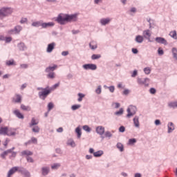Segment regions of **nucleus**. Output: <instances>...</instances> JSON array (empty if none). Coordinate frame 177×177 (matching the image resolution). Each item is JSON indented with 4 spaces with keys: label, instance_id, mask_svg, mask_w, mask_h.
Instances as JSON below:
<instances>
[{
    "label": "nucleus",
    "instance_id": "1",
    "mask_svg": "<svg viewBox=\"0 0 177 177\" xmlns=\"http://www.w3.org/2000/svg\"><path fill=\"white\" fill-rule=\"evenodd\" d=\"M77 20V15H67V14H59L57 17L56 21L59 24H66L70 21H76Z\"/></svg>",
    "mask_w": 177,
    "mask_h": 177
},
{
    "label": "nucleus",
    "instance_id": "2",
    "mask_svg": "<svg viewBox=\"0 0 177 177\" xmlns=\"http://www.w3.org/2000/svg\"><path fill=\"white\" fill-rule=\"evenodd\" d=\"M37 91H39L38 93L39 97L42 100H45L53 91V88H50L49 86L46 88L38 87Z\"/></svg>",
    "mask_w": 177,
    "mask_h": 177
},
{
    "label": "nucleus",
    "instance_id": "3",
    "mask_svg": "<svg viewBox=\"0 0 177 177\" xmlns=\"http://www.w3.org/2000/svg\"><path fill=\"white\" fill-rule=\"evenodd\" d=\"M58 68V66L55 64L53 66H48L45 69V72L46 73H48L47 75V77L48 79L53 80L55 78V73L54 72L57 68Z\"/></svg>",
    "mask_w": 177,
    "mask_h": 177
},
{
    "label": "nucleus",
    "instance_id": "4",
    "mask_svg": "<svg viewBox=\"0 0 177 177\" xmlns=\"http://www.w3.org/2000/svg\"><path fill=\"white\" fill-rule=\"evenodd\" d=\"M32 27L41 26L42 28H47V27H53V26H55V24L53 22L43 23L41 21H35L32 23Z\"/></svg>",
    "mask_w": 177,
    "mask_h": 177
},
{
    "label": "nucleus",
    "instance_id": "5",
    "mask_svg": "<svg viewBox=\"0 0 177 177\" xmlns=\"http://www.w3.org/2000/svg\"><path fill=\"white\" fill-rule=\"evenodd\" d=\"M12 13V9L10 8H2L0 9V19H3Z\"/></svg>",
    "mask_w": 177,
    "mask_h": 177
},
{
    "label": "nucleus",
    "instance_id": "6",
    "mask_svg": "<svg viewBox=\"0 0 177 177\" xmlns=\"http://www.w3.org/2000/svg\"><path fill=\"white\" fill-rule=\"evenodd\" d=\"M136 114V106L130 105L127 109V118H131Z\"/></svg>",
    "mask_w": 177,
    "mask_h": 177
},
{
    "label": "nucleus",
    "instance_id": "7",
    "mask_svg": "<svg viewBox=\"0 0 177 177\" xmlns=\"http://www.w3.org/2000/svg\"><path fill=\"white\" fill-rule=\"evenodd\" d=\"M12 102L15 104H21L22 102V96L19 94H15L12 98Z\"/></svg>",
    "mask_w": 177,
    "mask_h": 177
},
{
    "label": "nucleus",
    "instance_id": "8",
    "mask_svg": "<svg viewBox=\"0 0 177 177\" xmlns=\"http://www.w3.org/2000/svg\"><path fill=\"white\" fill-rule=\"evenodd\" d=\"M83 68L85 70L95 71V70H97V67L96 64H88L83 65Z\"/></svg>",
    "mask_w": 177,
    "mask_h": 177
},
{
    "label": "nucleus",
    "instance_id": "9",
    "mask_svg": "<svg viewBox=\"0 0 177 177\" xmlns=\"http://www.w3.org/2000/svg\"><path fill=\"white\" fill-rule=\"evenodd\" d=\"M17 171H21V170H19V167H12L8 171L7 177H11L12 175H14Z\"/></svg>",
    "mask_w": 177,
    "mask_h": 177
},
{
    "label": "nucleus",
    "instance_id": "10",
    "mask_svg": "<svg viewBox=\"0 0 177 177\" xmlns=\"http://www.w3.org/2000/svg\"><path fill=\"white\" fill-rule=\"evenodd\" d=\"M22 30L21 26H17L15 27L14 30H10L8 31L9 35H13V34H19Z\"/></svg>",
    "mask_w": 177,
    "mask_h": 177
},
{
    "label": "nucleus",
    "instance_id": "11",
    "mask_svg": "<svg viewBox=\"0 0 177 177\" xmlns=\"http://www.w3.org/2000/svg\"><path fill=\"white\" fill-rule=\"evenodd\" d=\"M96 133L100 136H103L105 133V128L102 126H98L96 127Z\"/></svg>",
    "mask_w": 177,
    "mask_h": 177
},
{
    "label": "nucleus",
    "instance_id": "12",
    "mask_svg": "<svg viewBox=\"0 0 177 177\" xmlns=\"http://www.w3.org/2000/svg\"><path fill=\"white\" fill-rule=\"evenodd\" d=\"M149 82V78H146L145 80H142L140 78L138 79V83L140 85H143L144 84V85H145V86H149V83H147V82Z\"/></svg>",
    "mask_w": 177,
    "mask_h": 177
},
{
    "label": "nucleus",
    "instance_id": "13",
    "mask_svg": "<svg viewBox=\"0 0 177 177\" xmlns=\"http://www.w3.org/2000/svg\"><path fill=\"white\" fill-rule=\"evenodd\" d=\"M21 156H26V158L27 157L32 156L33 155V152L30 150H24L21 152Z\"/></svg>",
    "mask_w": 177,
    "mask_h": 177
},
{
    "label": "nucleus",
    "instance_id": "14",
    "mask_svg": "<svg viewBox=\"0 0 177 177\" xmlns=\"http://www.w3.org/2000/svg\"><path fill=\"white\" fill-rule=\"evenodd\" d=\"M55 46H56V44L54 42L49 44L47 46L46 52L48 53H51L53 51V50L55 49Z\"/></svg>",
    "mask_w": 177,
    "mask_h": 177
},
{
    "label": "nucleus",
    "instance_id": "15",
    "mask_svg": "<svg viewBox=\"0 0 177 177\" xmlns=\"http://www.w3.org/2000/svg\"><path fill=\"white\" fill-rule=\"evenodd\" d=\"M14 115L19 119L24 120V114L21 113L20 111L18 109H16L13 111Z\"/></svg>",
    "mask_w": 177,
    "mask_h": 177
},
{
    "label": "nucleus",
    "instance_id": "16",
    "mask_svg": "<svg viewBox=\"0 0 177 177\" xmlns=\"http://www.w3.org/2000/svg\"><path fill=\"white\" fill-rule=\"evenodd\" d=\"M143 37L147 39H150V37H151V31L150 30H145L143 31Z\"/></svg>",
    "mask_w": 177,
    "mask_h": 177
},
{
    "label": "nucleus",
    "instance_id": "17",
    "mask_svg": "<svg viewBox=\"0 0 177 177\" xmlns=\"http://www.w3.org/2000/svg\"><path fill=\"white\" fill-rule=\"evenodd\" d=\"M156 41L158 44H161L165 46H167L168 44V43L167 42V40L162 37H156Z\"/></svg>",
    "mask_w": 177,
    "mask_h": 177
},
{
    "label": "nucleus",
    "instance_id": "18",
    "mask_svg": "<svg viewBox=\"0 0 177 177\" xmlns=\"http://www.w3.org/2000/svg\"><path fill=\"white\" fill-rule=\"evenodd\" d=\"M8 127H1L0 128V135L1 136H7L8 133Z\"/></svg>",
    "mask_w": 177,
    "mask_h": 177
},
{
    "label": "nucleus",
    "instance_id": "19",
    "mask_svg": "<svg viewBox=\"0 0 177 177\" xmlns=\"http://www.w3.org/2000/svg\"><path fill=\"white\" fill-rule=\"evenodd\" d=\"M136 42L138 43V44H142L143 43V41L145 40V37L142 35H137L136 37Z\"/></svg>",
    "mask_w": 177,
    "mask_h": 177
},
{
    "label": "nucleus",
    "instance_id": "20",
    "mask_svg": "<svg viewBox=\"0 0 177 177\" xmlns=\"http://www.w3.org/2000/svg\"><path fill=\"white\" fill-rule=\"evenodd\" d=\"M111 19L110 18L102 19H100V23L102 26H106V24H109Z\"/></svg>",
    "mask_w": 177,
    "mask_h": 177
},
{
    "label": "nucleus",
    "instance_id": "21",
    "mask_svg": "<svg viewBox=\"0 0 177 177\" xmlns=\"http://www.w3.org/2000/svg\"><path fill=\"white\" fill-rule=\"evenodd\" d=\"M15 134H16V131L15 129L8 128L7 136H15Z\"/></svg>",
    "mask_w": 177,
    "mask_h": 177
},
{
    "label": "nucleus",
    "instance_id": "22",
    "mask_svg": "<svg viewBox=\"0 0 177 177\" xmlns=\"http://www.w3.org/2000/svg\"><path fill=\"white\" fill-rule=\"evenodd\" d=\"M175 130V126L173 122H169L168 124V133H171Z\"/></svg>",
    "mask_w": 177,
    "mask_h": 177
},
{
    "label": "nucleus",
    "instance_id": "23",
    "mask_svg": "<svg viewBox=\"0 0 177 177\" xmlns=\"http://www.w3.org/2000/svg\"><path fill=\"white\" fill-rule=\"evenodd\" d=\"M21 109L24 111H30L31 107L30 106H26L24 104H21Z\"/></svg>",
    "mask_w": 177,
    "mask_h": 177
},
{
    "label": "nucleus",
    "instance_id": "24",
    "mask_svg": "<svg viewBox=\"0 0 177 177\" xmlns=\"http://www.w3.org/2000/svg\"><path fill=\"white\" fill-rule=\"evenodd\" d=\"M103 154H104V151L102 150H100L93 153V156L95 158L101 157Z\"/></svg>",
    "mask_w": 177,
    "mask_h": 177
},
{
    "label": "nucleus",
    "instance_id": "25",
    "mask_svg": "<svg viewBox=\"0 0 177 177\" xmlns=\"http://www.w3.org/2000/svg\"><path fill=\"white\" fill-rule=\"evenodd\" d=\"M89 47L91 50H95L97 48V44L96 42L95 41H91L90 44H89Z\"/></svg>",
    "mask_w": 177,
    "mask_h": 177
},
{
    "label": "nucleus",
    "instance_id": "26",
    "mask_svg": "<svg viewBox=\"0 0 177 177\" xmlns=\"http://www.w3.org/2000/svg\"><path fill=\"white\" fill-rule=\"evenodd\" d=\"M12 153L11 149L6 150L1 154V157L2 158H5L6 156H8L9 153Z\"/></svg>",
    "mask_w": 177,
    "mask_h": 177
},
{
    "label": "nucleus",
    "instance_id": "27",
    "mask_svg": "<svg viewBox=\"0 0 177 177\" xmlns=\"http://www.w3.org/2000/svg\"><path fill=\"white\" fill-rule=\"evenodd\" d=\"M39 124V120H36L35 118H32L31 120V122L30 127L36 126Z\"/></svg>",
    "mask_w": 177,
    "mask_h": 177
},
{
    "label": "nucleus",
    "instance_id": "28",
    "mask_svg": "<svg viewBox=\"0 0 177 177\" xmlns=\"http://www.w3.org/2000/svg\"><path fill=\"white\" fill-rule=\"evenodd\" d=\"M41 171H42V175L46 176L49 173V167H42Z\"/></svg>",
    "mask_w": 177,
    "mask_h": 177
},
{
    "label": "nucleus",
    "instance_id": "29",
    "mask_svg": "<svg viewBox=\"0 0 177 177\" xmlns=\"http://www.w3.org/2000/svg\"><path fill=\"white\" fill-rule=\"evenodd\" d=\"M67 145L68 146H71V147H76V144H75V141L72 139H70V140H68Z\"/></svg>",
    "mask_w": 177,
    "mask_h": 177
},
{
    "label": "nucleus",
    "instance_id": "30",
    "mask_svg": "<svg viewBox=\"0 0 177 177\" xmlns=\"http://www.w3.org/2000/svg\"><path fill=\"white\" fill-rule=\"evenodd\" d=\"M117 148L120 150V152H123L124 150V147L122 143L118 142L117 144Z\"/></svg>",
    "mask_w": 177,
    "mask_h": 177
},
{
    "label": "nucleus",
    "instance_id": "31",
    "mask_svg": "<svg viewBox=\"0 0 177 177\" xmlns=\"http://www.w3.org/2000/svg\"><path fill=\"white\" fill-rule=\"evenodd\" d=\"M6 64L8 66H16V64L15 63V61L13 59L6 61Z\"/></svg>",
    "mask_w": 177,
    "mask_h": 177
},
{
    "label": "nucleus",
    "instance_id": "32",
    "mask_svg": "<svg viewBox=\"0 0 177 177\" xmlns=\"http://www.w3.org/2000/svg\"><path fill=\"white\" fill-rule=\"evenodd\" d=\"M133 123L136 127H139V118L138 116L133 118Z\"/></svg>",
    "mask_w": 177,
    "mask_h": 177
},
{
    "label": "nucleus",
    "instance_id": "33",
    "mask_svg": "<svg viewBox=\"0 0 177 177\" xmlns=\"http://www.w3.org/2000/svg\"><path fill=\"white\" fill-rule=\"evenodd\" d=\"M18 48L21 51H24L26 49V46L24 43H20L18 44Z\"/></svg>",
    "mask_w": 177,
    "mask_h": 177
},
{
    "label": "nucleus",
    "instance_id": "34",
    "mask_svg": "<svg viewBox=\"0 0 177 177\" xmlns=\"http://www.w3.org/2000/svg\"><path fill=\"white\" fill-rule=\"evenodd\" d=\"M75 133H77V138H80L81 136H82V131H81V129L80 127H77L75 129Z\"/></svg>",
    "mask_w": 177,
    "mask_h": 177
},
{
    "label": "nucleus",
    "instance_id": "35",
    "mask_svg": "<svg viewBox=\"0 0 177 177\" xmlns=\"http://www.w3.org/2000/svg\"><path fill=\"white\" fill-rule=\"evenodd\" d=\"M169 36H170L171 38L174 39H177L176 31L174 30V31L170 32Z\"/></svg>",
    "mask_w": 177,
    "mask_h": 177
},
{
    "label": "nucleus",
    "instance_id": "36",
    "mask_svg": "<svg viewBox=\"0 0 177 177\" xmlns=\"http://www.w3.org/2000/svg\"><path fill=\"white\" fill-rule=\"evenodd\" d=\"M102 57V55L98 54V55H96V54H94L91 56V59L92 60H96V59H99Z\"/></svg>",
    "mask_w": 177,
    "mask_h": 177
},
{
    "label": "nucleus",
    "instance_id": "37",
    "mask_svg": "<svg viewBox=\"0 0 177 177\" xmlns=\"http://www.w3.org/2000/svg\"><path fill=\"white\" fill-rule=\"evenodd\" d=\"M60 167H61L60 163H55V164L52 165L51 169H58Z\"/></svg>",
    "mask_w": 177,
    "mask_h": 177
},
{
    "label": "nucleus",
    "instance_id": "38",
    "mask_svg": "<svg viewBox=\"0 0 177 177\" xmlns=\"http://www.w3.org/2000/svg\"><path fill=\"white\" fill-rule=\"evenodd\" d=\"M78 97H79L78 102H82L83 99L85 97V95L83 93H79Z\"/></svg>",
    "mask_w": 177,
    "mask_h": 177
},
{
    "label": "nucleus",
    "instance_id": "39",
    "mask_svg": "<svg viewBox=\"0 0 177 177\" xmlns=\"http://www.w3.org/2000/svg\"><path fill=\"white\" fill-rule=\"evenodd\" d=\"M32 132H34V133H39V131H40V128H39V127H38V126H35V127H32Z\"/></svg>",
    "mask_w": 177,
    "mask_h": 177
},
{
    "label": "nucleus",
    "instance_id": "40",
    "mask_svg": "<svg viewBox=\"0 0 177 177\" xmlns=\"http://www.w3.org/2000/svg\"><path fill=\"white\" fill-rule=\"evenodd\" d=\"M169 106L170 108H177V102H169Z\"/></svg>",
    "mask_w": 177,
    "mask_h": 177
},
{
    "label": "nucleus",
    "instance_id": "41",
    "mask_svg": "<svg viewBox=\"0 0 177 177\" xmlns=\"http://www.w3.org/2000/svg\"><path fill=\"white\" fill-rule=\"evenodd\" d=\"M80 108H81V105L80 104H75V105H73L71 106V109H72L73 111H76V110H77V109H79Z\"/></svg>",
    "mask_w": 177,
    "mask_h": 177
},
{
    "label": "nucleus",
    "instance_id": "42",
    "mask_svg": "<svg viewBox=\"0 0 177 177\" xmlns=\"http://www.w3.org/2000/svg\"><path fill=\"white\" fill-rule=\"evenodd\" d=\"M54 108V104L53 102H49L48 104V111H50Z\"/></svg>",
    "mask_w": 177,
    "mask_h": 177
},
{
    "label": "nucleus",
    "instance_id": "43",
    "mask_svg": "<svg viewBox=\"0 0 177 177\" xmlns=\"http://www.w3.org/2000/svg\"><path fill=\"white\" fill-rule=\"evenodd\" d=\"M144 72L146 75H150V73L151 72V69H150L149 67H147L144 68Z\"/></svg>",
    "mask_w": 177,
    "mask_h": 177
},
{
    "label": "nucleus",
    "instance_id": "44",
    "mask_svg": "<svg viewBox=\"0 0 177 177\" xmlns=\"http://www.w3.org/2000/svg\"><path fill=\"white\" fill-rule=\"evenodd\" d=\"M172 53H173L174 57L177 60V50L176 48H174L172 49Z\"/></svg>",
    "mask_w": 177,
    "mask_h": 177
},
{
    "label": "nucleus",
    "instance_id": "45",
    "mask_svg": "<svg viewBox=\"0 0 177 177\" xmlns=\"http://www.w3.org/2000/svg\"><path fill=\"white\" fill-rule=\"evenodd\" d=\"M136 143V138H131L129 140V145H132L133 144Z\"/></svg>",
    "mask_w": 177,
    "mask_h": 177
},
{
    "label": "nucleus",
    "instance_id": "46",
    "mask_svg": "<svg viewBox=\"0 0 177 177\" xmlns=\"http://www.w3.org/2000/svg\"><path fill=\"white\" fill-rule=\"evenodd\" d=\"M83 129L88 133L91 132V129L88 125H84L83 127Z\"/></svg>",
    "mask_w": 177,
    "mask_h": 177
},
{
    "label": "nucleus",
    "instance_id": "47",
    "mask_svg": "<svg viewBox=\"0 0 177 177\" xmlns=\"http://www.w3.org/2000/svg\"><path fill=\"white\" fill-rule=\"evenodd\" d=\"M26 160L28 162H30V163L34 162V159L30 156H26Z\"/></svg>",
    "mask_w": 177,
    "mask_h": 177
},
{
    "label": "nucleus",
    "instance_id": "48",
    "mask_svg": "<svg viewBox=\"0 0 177 177\" xmlns=\"http://www.w3.org/2000/svg\"><path fill=\"white\" fill-rule=\"evenodd\" d=\"M59 86V83H57L53 86V87H49L50 89H52V91H55L57 88Z\"/></svg>",
    "mask_w": 177,
    "mask_h": 177
},
{
    "label": "nucleus",
    "instance_id": "49",
    "mask_svg": "<svg viewBox=\"0 0 177 177\" xmlns=\"http://www.w3.org/2000/svg\"><path fill=\"white\" fill-rule=\"evenodd\" d=\"M104 136L106 138H111L113 136L112 133L110 131H106Z\"/></svg>",
    "mask_w": 177,
    "mask_h": 177
},
{
    "label": "nucleus",
    "instance_id": "50",
    "mask_svg": "<svg viewBox=\"0 0 177 177\" xmlns=\"http://www.w3.org/2000/svg\"><path fill=\"white\" fill-rule=\"evenodd\" d=\"M95 93L98 95L101 94L102 93V87L101 86H99L95 90Z\"/></svg>",
    "mask_w": 177,
    "mask_h": 177
},
{
    "label": "nucleus",
    "instance_id": "51",
    "mask_svg": "<svg viewBox=\"0 0 177 177\" xmlns=\"http://www.w3.org/2000/svg\"><path fill=\"white\" fill-rule=\"evenodd\" d=\"M123 113H124L123 109H120L118 111H116V112H115V115H122Z\"/></svg>",
    "mask_w": 177,
    "mask_h": 177
},
{
    "label": "nucleus",
    "instance_id": "52",
    "mask_svg": "<svg viewBox=\"0 0 177 177\" xmlns=\"http://www.w3.org/2000/svg\"><path fill=\"white\" fill-rule=\"evenodd\" d=\"M20 68L22 69H27L28 68V65L27 64H22L20 65Z\"/></svg>",
    "mask_w": 177,
    "mask_h": 177
},
{
    "label": "nucleus",
    "instance_id": "53",
    "mask_svg": "<svg viewBox=\"0 0 177 177\" xmlns=\"http://www.w3.org/2000/svg\"><path fill=\"white\" fill-rule=\"evenodd\" d=\"M12 40V38L11 37H6L5 41L6 43H10Z\"/></svg>",
    "mask_w": 177,
    "mask_h": 177
},
{
    "label": "nucleus",
    "instance_id": "54",
    "mask_svg": "<svg viewBox=\"0 0 177 177\" xmlns=\"http://www.w3.org/2000/svg\"><path fill=\"white\" fill-rule=\"evenodd\" d=\"M23 174L24 177H30V173L28 171H25Z\"/></svg>",
    "mask_w": 177,
    "mask_h": 177
},
{
    "label": "nucleus",
    "instance_id": "55",
    "mask_svg": "<svg viewBox=\"0 0 177 177\" xmlns=\"http://www.w3.org/2000/svg\"><path fill=\"white\" fill-rule=\"evenodd\" d=\"M158 53L159 55H164V50L161 49V48H159L158 50Z\"/></svg>",
    "mask_w": 177,
    "mask_h": 177
},
{
    "label": "nucleus",
    "instance_id": "56",
    "mask_svg": "<svg viewBox=\"0 0 177 177\" xmlns=\"http://www.w3.org/2000/svg\"><path fill=\"white\" fill-rule=\"evenodd\" d=\"M125 127L124 126H121L120 128H119V131L120 133H124L125 132Z\"/></svg>",
    "mask_w": 177,
    "mask_h": 177
},
{
    "label": "nucleus",
    "instance_id": "57",
    "mask_svg": "<svg viewBox=\"0 0 177 177\" xmlns=\"http://www.w3.org/2000/svg\"><path fill=\"white\" fill-rule=\"evenodd\" d=\"M11 156H10V158H15L17 156V153L15 151H12V150H11Z\"/></svg>",
    "mask_w": 177,
    "mask_h": 177
},
{
    "label": "nucleus",
    "instance_id": "58",
    "mask_svg": "<svg viewBox=\"0 0 177 177\" xmlns=\"http://www.w3.org/2000/svg\"><path fill=\"white\" fill-rule=\"evenodd\" d=\"M156 88H150V93L151 94L154 95V94H156Z\"/></svg>",
    "mask_w": 177,
    "mask_h": 177
},
{
    "label": "nucleus",
    "instance_id": "59",
    "mask_svg": "<svg viewBox=\"0 0 177 177\" xmlns=\"http://www.w3.org/2000/svg\"><path fill=\"white\" fill-rule=\"evenodd\" d=\"M109 91L111 93H114V91H115V86H109Z\"/></svg>",
    "mask_w": 177,
    "mask_h": 177
},
{
    "label": "nucleus",
    "instance_id": "60",
    "mask_svg": "<svg viewBox=\"0 0 177 177\" xmlns=\"http://www.w3.org/2000/svg\"><path fill=\"white\" fill-rule=\"evenodd\" d=\"M113 105L115 106V109H118V108L120 107V104L118 103V102H115V103L113 104Z\"/></svg>",
    "mask_w": 177,
    "mask_h": 177
},
{
    "label": "nucleus",
    "instance_id": "61",
    "mask_svg": "<svg viewBox=\"0 0 177 177\" xmlns=\"http://www.w3.org/2000/svg\"><path fill=\"white\" fill-rule=\"evenodd\" d=\"M69 55V52L68 51H63L62 53V55L64 57L68 56Z\"/></svg>",
    "mask_w": 177,
    "mask_h": 177
},
{
    "label": "nucleus",
    "instance_id": "62",
    "mask_svg": "<svg viewBox=\"0 0 177 177\" xmlns=\"http://www.w3.org/2000/svg\"><path fill=\"white\" fill-rule=\"evenodd\" d=\"M136 75H138V71L135 70V71H133V72L131 75V77H136Z\"/></svg>",
    "mask_w": 177,
    "mask_h": 177
},
{
    "label": "nucleus",
    "instance_id": "63",
    "mask_svg": "<svg viewBox=\"0 0 177 177\" xmlns=\"http://www.w3.org/2000/svg\"><path fill=\"white\" fill-rule=\"evenodd\" d=\"M31 142L34 144H36V143H37V139L36 138H32Z\"/></svg>",
    "mask_w": 177,
    "mask_h": 177
},
{
    "label": "nucleus",
    "instance_id": "64",
    "mask_svg": "<svg viewBox=\"0 0 177 177\" xmlns=\"http://www.w3.org/2000/svg\"><path fill=\"white\" fill-rule=\"evenodd\" d=\"M129 94V91L128 89H125L124 91H123V95H127Z\"/></svg>",
    "mask_w": 177,
    "mask_h": 177
}]
</instances>
